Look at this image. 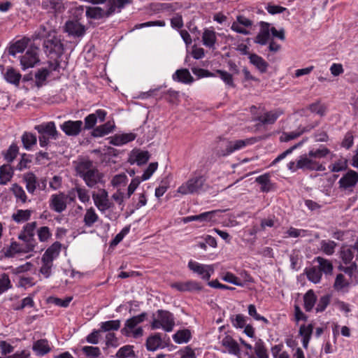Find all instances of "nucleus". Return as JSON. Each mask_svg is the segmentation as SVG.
I'll list each match as a JSON object with an SVG mask.
<instances>
[{"instance_id":"nucleus-6","label":"nucleus","mask_w":358,"mask_h":358,"mask_svg":"<svg viewBox=\"0 0 358 358\" xmlns=\"http://www.w3.org/2000/svg\"><path fill=\"white\" fill-rule=\"evenodd\" d=\"M36 227L37 222L35 221L27 223L18 236V238L26 243V252H32L37 246L38 243L34 238Z\"/></svg>"},{"instance_id":"nucleus-42","label":"nucleus","mask_w":358,"mask_h":358,"mask_svg":"<svg viewBox=\"0 0 358 358\" xmlns=\"http://www.w3.org/2000/svg\"><path fill=\"white\" fill-rule=\"evenodd\" d=\"M98 220L99 216L96 213L95 210L92 207L87 209L83 219V222L86 227H92L93 224L98 221Z\"/></svg>"},{"instance_id":"nucleus-40","label":"nucleus","mask_w":358,"mask_h":358,"mask_svg":"<svg viewBox=\"0 0 358 358\" xmlns=\"http://www.w3.org/2000/svg\"><path fill=\"white\" fill-rule=\"evenodd\" d=\"M32 213H33V211L29 209H27V210L19 209L16 211V213L13 214L12 219L16 223L25 222L30 220Z\"/></svg>"},{"instance_id":"nucleus-29","label":"nucleus","mask_w":358,"mask_h":358,"mask_svg":"<svg viewBox=\"0 0 358 358\" xmlns=\"http://www.w3.org/2000/svg\"><path fill=\"white\" fill-rule=\"evenodd\" d=\"M313 262L318 264L317 267L322 273L325 275H331L332 273L334 267L330 260L322 257H316Z\"/></svg>"},{"instance_id":"nucleus-25","label":"nucleus","mask_w":358,"mask_h":358,"mask_svg":"<svg viewBox=\"0 0 358 358\" xmlns=\"http://www.w3.org/2000/svg\"><path fill=\"white\" fill-rule=\"evenodd\" d=\"M172 78L174 81L190 84L193 83L194 78L191 76L189 71L187 69H178L172 76Z\"/></svg>"},{"instance_id":"nucleus-8","label":"nucleus","mask_w":358,"mask_h":358,"mask_svg":"<svg viewBox=\"0 0 358 358\" xmlns=\"http://www.w3.org/2000/svg\"><path fill=\"white\" fill-rule=\"evenodd\" d=\"M43 48L45 53L50 57H59L64 52V44L61 39L55 36L51 38L49 35L44 41Z\"/></svg>"},{"instance_id":"nucleus-21","label":"nucleus","mask_w":358,"mask_h":358,"mask_svg":"<svg viewBox=\"0 0 358 358\" xmlns=\"http://www.w3.org/2000/svg\"><path fill=\"white\" fill-rule=\"evenodd\" d=\"M39 61L36 50L29 49L20 59L23 69L33 67Z\"/></svg>"},{"instance_id":"nucleus-9","label":"nucleus","mask_w":358,"mask_h":358,"mask_svg":"<svg viewBox=\"0 0 358 358\" xmlns=\"http://www.w3.org/2000/svg\"><path fill=\"white\" fill-rule=\"evenodd\" d=\"M297 166L303 171H324L326 170L325 166L322 164L316 159H312L308 154L299 157Z\"/></svg>"},{"instance_id":"nucleus-22","label":"nucleus","mask_w":358,"mask_h":358,"mask_svg":"<svg viewBox=\"0 0 358 358\" xmlns=\"http://www.w3.org/2000/svg\"><path fill=\"white\" fill-rule=\"evenodd\" d=\"M136 134L134 133H124L121 134H115L109 138L110 143L115 146H121L129 142L134 141Z\"/></svg>"},{"instance_id":"nucleus-51","label":"nucleus","mask_w":358,"mask_h":358,"mask_svg":"<svg viewBox=\"0 0 358 358\" xmlns=\"http://www.w3.org/2000/svg\"><path fill=\"white\" fill-rule=\"evenodd\" d=\"M337 246V243L334 241L322 240L320 242L321 250L327 255H332Z\"/></svg>"},{"instance_id":"nucleus-53","label":"nucleus","mask_w":358,"mask_h":358,"mask_svg":"<svg viewBox=\"0 0 358 358\" xmlns=\"http://www.w3.org/2000/svg\"><path fill=\"white\" fill-rule=\"evenodd\" d=\"M306 141V139H303L301 141H300L299 143L294 145L293 146H292L291 148H289V149L286 150L285 151H284L283 152H282L281 154H280L271 164V166L273 165H275L277 163H278L279 162H280L281 160H282L283 159H285L287 155H290L291 153H292V152L297 149L298 148L301 147L303 143L304 142Z\"/></svg>"},{"instance_id":"nucleus-52","label":"nucleus","mask_w":358,"mask_h":358,"mask_svg":"<svg viewBox=\"0 0 358 358\" xmlns=\"http://www.w3.org/2000/svg\"><path fill=\"white\" fill-rule=\"evenodd\" d=\"M10 190L16 197L17 200H20L23 203L27 202V196L23 188L17 183L13 184Z\"/></svg>"},{"instance_id":"nucleus-49","label":"nucleus","mask_w":358,"mask_h":358,"mask_svg":"<svg viewBox=\"0 0 358 358\" xmlns=\"http://www.w3.org/2000/svg\"><path fill=\"white\" fill-rule=\"evenodd\" d=\"M215 75H217L228 87L233 88L235 87L236 85L234 82L232 74L226 71L217 69L215 71Z\"/></svg>"},{"instance_id":"nucleus-4","label":"nucleus","mask_w":358,"mask_h":358,"mask_svg":"<svg viewBox=\"0 0 358 358\" xmlns=\"http://www.w3.org/2000/svg\"><path fill=\"white\" fill-rule=\"evenodd\" d=\"M206 178L200 173H194L190 178L177 189V192L182 195L199 194L206 189Z\"/></svg>"},{"instance_id":"nucleus-61","label":"nucleus","mask_w":358,"mask_h":358,"mask_svg":"<svg viewBox=\"0 0 358 358\" xmlns=\"http://www.w3.org/2000/svg\"><path fill=\"white\" fill-rule=\"evenodd\" d=\"M120 321L118 320L106 321L101 322L100 331H108L110 330H117L120 328Z\"/></svg>"},{"instance_id":"nucleus-16","label":"nucleus","mask_w":358,"mask_h":358,"mask_svg":"<svg viewBox=\"0 0 358 358\" xmlns=\"http://www.w3.org/2000/svg\"><path fill=\"white\" fill-rule=\"evenodd\" d=\"M50 208L57 212L62 213L66 208V196L64 193L52 194L49 201Z\"/></svg>"},{"instance_id":"nucleus-59","label":"nucleus","mask_w":358,"mask_h":358,"mask_svg":"<svg viewBox=\"0 0 358 358\" xmlns=\"http://www.w3.org/2000/svg\"><path fill=\"white\" fill-rule=\"evenodd\" d=\"M13 287L9 275L3 273L0 277V295L11 289Z\"/></svg>"},{"instance_id":"nucleus-23","label":"nucleus","mask_w":358,"mask_h":358,"mask_svg":"<svg viewBox=\"0 0 358 358\" xmlns=\"http://www.w3.org/2000/svg\"><path fill=\"white\" fill-rule=\"evenodd\" d=\"M114 128V122L108 121L106 123L95 127L92 132V136L94 137L104 136L113 132Z\"/></svg>"},{"instance_id":"nucleus-64","label":"nucleus","mask_w":358,"mask_h":358,"mask_svg":"<svg viewBox=\"0 0 358 358\" xmlns=\"http://www.w3.org/2000/svg\"><path fill=\"white\" fill-rule=\"evenodd\" d=\"M131 356H134L133 346L125 345L121 348L117 352L116 357L117 358H127Z\"/></svg>"},{"instance_id":"nucleus-39","label":"nucleus","mask_w":358,"mask_h":358,"mask_svg":"<svg viewBox=\"0 0 358 358\" xmlns=\"http://www.w3.org/2000/svg\"><path fill=\"white\" fill-rule=\"evenodd\" d=\"M305 273L308 280L312 282L317 284L320 282L322 273L317 266H314L309 268H306Z\"/></svg>"},{"instance_id":"nucleus-31","label":"nucleus","mask_w":358,"mask_h":358,"mask_svg":"<svg viewBox=\"0 0 358 358\" xmlns=\"http://www.w3.org/2000/svg\"><path fill=\"white\" fill-rule=\"evenodd\" d=\"M313 331V324L310 323L307 325L302 324L299 328V335L302 336V344L303 348H307L311 335Z\"/></svg>"},{"instance_id":"nucleus-2","label":"nucleus","mask_w":358,"mask_h":358,"mask_svg":"<svg viewBox=\"0 0 358 358\" xmlns=\"http://www.w3.org/2000/svg\"><path fill=\"white\" fill-rule=\"evenodd\" d=\"M133 0H108V9L104 10L101 7L88 8L86 10L87 17L100 20L113 15L115 12L120 13L126 5L131 4Z\"/></svg>"},{"instance_id":"nucleus-33","label":"nucleus","mask_w":358,"mask_h":358,"mask_svg":"<svg viewBox=\"0 0 358 358\" xmlns=\"http://www.w3.org/2000/svg\"><path fill=\"white\" fill-rule=\"evenodd\" d=\"M317 296L313 289H309L303 296V307L306 312H310L317 303Z\"/></svg>"},{"instance_id":"nucleus-43","label":"nucleus","mask_w":358,"mask_h":358,"mask_svg":"<svg viewBox=\"0 0 358 358\" xmlns=\"http://www.w3.org/2000/svg\"><path fill=\"white\" fill-rule=\"evenodd\" d=\"M255 181L261 185V192H268L271 190L270 174L264 173L256 178Z\"/></svg>"},{"instance_id":"nucleus-10","label":"nucleus","mask_w":358,"mask_h":358,"mask_svg":"<svg viewBox=\"0 0 358 358\" xmlns=\"http://www.w3.org/2000/svg\"><path fill=\"white\" fill-rule=\"evenodd\" d=\"M188 268L206 280H209L211 274L214 272L213 265L202 264L193 260L189 261Z\"/></svg>"},{"instance_id":"nucleus-19","label":"nucleus","mask_w":358,"mask_h":358,"mask_svg":"<svg viewBox=\"0 0 358 358\" xmlns=\"http://www.w3.org/2000/svg\"><path fill=\"white\" fill-rule=\"evenodd\" d=\"M357 182L358 173L353 170H349L338 181L340 187L345 189L355 187Z\"/></svg>"},{"instance_id":"nucleus-35","label":"nucleus","mask_w":358,"mask_h":358,"mask_svg":"<svg viewBox=\"0 0 358 358\" xmlns=\"http://www.w3.org/2000/svg\"><path fill=\"white\" fill-rule=\"evenodd\" d=\"M352 284L345 279L342 273H338L334 283V288L337 292H348L350 285Z\"/></svg>"},{"instance_id":"nucleus-38","label":"nucleus","mask_w":358,"mask_h":358,"mask_svg":"<svg viewBox=\"0 0 358 358\" xmlns=\"http://www.w3.org/2000/svg\"><path fill=\"white\" fill-rule=\"evenodd\" d=\"M22 75L12 67L7 69L5 74V80L13 85H18L21 79Z\"/></svg>"},{"instance_id":"nucleus-3","label":"nucleus","mask_w":358,"mask_h":358,"mask_svg":"<svg viewBox=\"0 0 358 358\" xmlns=\"http://www.w3.org/2000/svg\"><path fill=\"white\" fill-rule=\"evenodd\" d=\"M76 171L89 187H94L101 181L103 178V175L93 166L90 160L79 162L76 166Z\"/></svg>"},{"instance_id":"nucleus-1","label":"nucleus","mask_w":358,"mask_h":358,"mask_svg":"<svg viewBox=\"0 0 358 358\" xmlns=\"http://www.w3.org/2000/svg\"><path fill=\"white\" fill-rule=\"evenodd\" d=\"M217 145L215 148V152L218 157H227L236 151L243 149L248 145H252L257 142L255 137L240 139L236 141H229L227 138H218Z\"/></svg>"},{"instance_id":"nucleus-12","label":"nucleus","mask_w":358,"mask_h":358,"mask_svg":"<svg viewBox=\"0 0 358 358\" xmlns=\"http://www.w3.org/2000/svg\"><path fill=\"white\" fill-rule=\"evenodd\" d=\"M253 25V22L245 17L239 15L236 17V21L234 22L231 26V29L236 33L243 35H249L250 31L247 28H250Z\"/></svg>"},{"instance_id":"nucleus-50","label":"nucleus","mask_w":358,"mask_h":358,"mask_svg":"<svg viewBox=\"0 0 358 358\" xmlns=\"http://www.w3.org/2000/svg\"><path fill=\"white\" fill-rule=\"evenodd\" d=\"M117 312H128L132 313L139 311V305L136 301H127L121 304L117 308Z\"/></svg>"},{"instance_id":"nucleus-24","label":"nucleus","mask_w":358,"mask_h":358,"mask_svg":"<svg viewBox=\"0 0 358 358\" xmlns=\"http://www.w3.org/2000/svg\"><path fill=\"white\" fill-rule=\"evenodd\" d=\"M202 42L208 48H215L217 43V34L213 29H204L202 34Z\"/></svg>"},{"instance_id":"nucleus-57","label":"nucleus","mask_w":358,"mask_h":358,"mask_svg":"<svg viewBox=\"0 0 358 358\" xmlns=\"http://www.w3.org/2000/svg\"><path fill=\"white\" fill-rule=\"evenodd\" d=\"M278 220L275 215H270L266 218H264L261 220L260 227L262 230H265L266 227H278L279 223Z\"/></svg>"},{"instance_id":"nucleus-32","label":"nucleus","mask_w":358,"mask_h":358,"mask_svg":"<svg viewBox=\"0 0 358 358\" xmlns=\"http://www.w3.org/2000/svg\"><path fill=\"white\" fill-rule=\"evenodd\" d=\"M215 211H208L202 213L199 215H189L183 217L182 221L184 223H188L192 221H199L201 222H209L213 219Z\"/></svg>"},{"instance_id":"nucleus-18","label":"nucleus","mask_w":358,"mask_h":358,"mask_svg":"<svg viewBox=\"0 0 358 358\" xmlns=\"http://www.w3.org/2000/svg\"><path fill=\"white\" fill-rule=\"evenodd\" d=\"M95 206L101 211H104L110 208V203L108 199V192L106 189H102L99 190V193H94L92 194Z\"/></svg>"},{"instance_id":"nucleus-41","label":"nucleus","mask_w":358,"mask_h":358,"mask_svg":"<svg viewBox=\"0 0 358 358\" xmlns=\"http://www.w3.org/2000/svg\"><path fill=\"white\" fill-rule=\"evenodd\" d=\"M33 350L36 353V355L41 356L49 352L50 348L47 340L41 339L34 343L33 345Z\"/></svg>"},{"instance_id":"nucleus-58","label":"nucleus","mask_w":358,"mask_h":358,"mask_svg":"<svg viewBox=\"0 0 358 358\" xmlns=\"http://www.w3.org/2000/svg\"><path fill=\"white\" fill-rule=\"evenodd\" d=\"M26 47L27 43L22 40H19L10 45L8 52L10 55L15 56L17 53L23 52Z\"/></svg>"},{"instance_id":"nucleus-30","label":"nucleus","mask_w":358,"mask_h":358,"mask_svg":"<svg viewBox=\"0 0 358 358\" xmlns=\"http://www.w3.org/2000/svg\"><path fill=\"white\" fill-rule=\"evenodd\" d=\"M250 62L254 65L261 73H265L268 67V64L259 55L252 53L249 55Z\"/></svg>"},{"instance_id":"nucleus-5","label":"nucleus","mask_w":358,"mask_h":358,"mask_svg":"<svg viewBox=\"0 0 358 358\" xmlns=\"http://www.w3.org/2000/svg\"><path fill=\"white\" fill-rule=\"evenodd\" d=\"M34 129L39 134L38 141L41 148L47 147L50 143V139L57 140L59 138V134L54 122H48L36 125Z\"/></svg>"},{"instance_id":"nucleus-44","label":"nucleus","mask_w":358,"mask_h":358,"mask_svg":"<svg viewBox=\"0 0 358 358\" xmlns=\"http://www.w3.org/2000/svg\"><path fill=\"white\" fill-rule=\"evenodd\" d=\"M191 332L188 329L178 331L173 336V341L178 344L186 343L191 338Z\"/></svg>"},{"instance_id":"nucleus-55","label":"nucleus","mask_w":358,"mask_h":358,"mask_svg":"<svg viewBox=\"0 0 358 358\" xmlns=\"http://www.w3.org/2000/svg\"><path fill=\"white\" fill-rule=\"evenodd\" d=\"M345 270H347L348 275L351 278V282L355 285L358 284V270L357 264L355 262H351L350 266H346Z\"/></svg>"},{"instance_id":"nucleus-62","label":"nucleus","mask_w":358,"mask_h":358,"mask_svg":"<svg viewBox=\"0 0 358 358\" xmlns=\"http://www.w3.org/2000/svg\"><path fill=\"white\" fill-rule=\"evenodd\" d=\"M72 296H67L64 299H60L57 297H50L48 299V302L50 303L54 304L59 307L66 308L69 306L70 302L72 301Z\"/></svg>"},{"instance_id":"nucleus-36","label":"nucleus","mask_w":358,"mask_h":358,"mask_svg":"<svg viewBox=\"0 0 358 358\" xmlns=\"http://www.w3.org/2000/svg\"><path fill=\"white\" fill-rule=\"evenodd\" d=\"M23 180L26 183V189L30 194H34L38 187V180L33 172H28L24 175Z\"/></svg>"},{"instance_id":"nucleus-46","label":"nucleus","mask_w":358,"mask_h":358,"mask_svg":"<svg viewBox=\"0 0 358 358\" xmlns=\"http://www.w3.org/2000/svg\"><path fill=\"white\" fill-rule=\"evenodd\" d=\"M314 126L310 127H305L300 131H292V132H283L280 139L282 142H288L291 140L295 139L297 137L300 136L303 133L309 131L311 129H313Z\"/></svg>"},{"instance_id":"nucleus-56","label":"nucleus","mask_w":358,"mask_h":358,"mask_svg":"<svg viewBox=\"0 0 358 358\" xmlns=\"http://www.w3.org/2000/svg\"><path fill=\"white\" fill-rule=\"evenodd\" d=\"M331 298V296L330 294H324L318 300L317 299L315 308L316 311H324L327 306L330 303Z\"/></svg>"},{"instance_id":"nucleus-54","label":"nucleus","mask_w":358,"mask_h":358,"mask_svg":"<svg viewBox=\"0 0 358 358\" xmlns=\"http://www.w3.org/2000/svg\"><path fill=\"white\" fill-rule=\"evenodd\" d=\"M330 153V150L324 147L321 146V148L316 150H309L308 155L314 159H321L325 157L327 155Z\"/></svg>"},{"instance_id":"nucleus-34","label":"nucleus","mask_w":358,"mask_h":358,"mask_svg":"<svg viewBox=\"0 0 358 358\" xmlns=\"http://www.w3.org/2000/svg\"><path fill=\"white\" fill-rule=\"evenodd\" d=\"M150 153L148 151H138L136 153H133L129 157V162L131 164L136 163L137 165L141 166L146 164L150 159Z\"/></svg>"},{"instance_id":"nucleus-7","label":"nucleus","mask_w":358,"mask_h":358,"mask_svg":"<svg viewBox=\"0 0 358 358\" xmlns=\"http://www.w3.org/2000/svg\"><path fill=\"white\" fill-rule=\"evenodd\" d=\"M145 316V315H137L127 320L122 329V334L134 338L142 336L143 331L141 327H138V324L144 321Z\"/></svg>"},{"instance_id":"nucleus-48","label":"nucleus","mask_w":358,"mask_h":358,"mask_svg":"<svg viewBox=\"0 0 358 358\" xmlns=\"http://www.w3.org/2000/svg\"><path fill=\"white\" fill-rule=\"evenodd\" d=\"M22 142L24 148L29 150L32 145H36L37 143L36 136L29 132H24L22 136Z\"/></svg>"},{"instance_id":"nucleus-15","label":"nucleus","mask_w":358,"mask_h":358,"mask_svg":"<svg viewBox=\"0 0 358 358\" xmlns=\"http://www.w3.org/2000/svg\"><path fill=\"white\" fill-rule=\"evenodd\" d=\"M171 287L181 292L201 291L203 288L200 282L192 280L173 282L171 284Z\"/></svg>"},{"instance_id":"nucleus-27","label":"nucleus","mask_w":358,"mask_h":358,"mask_svg":"<svg viewBox=\"0 0 358 358\" xmlns=\"http://www.w3.org/2000/svg\"><path fill=\"white\" fill-rule=\"evenodd\" d=\"M13 175L14 169L9 164L0 166V185H6L11 180Z\"/></svg>"},{"instance_id":"nucleus-17","label":"nucleus","mask_w":358,"mask_h":358,"mask_svg":"<svg viewBox=\"0 0 358 358\" xmlns=\"http://www.w3.org/2000/svg\"><path fill=\"white\" fill-rule=\"evenodd\" d=\"M66 32L76 37H82L85 34V27L77 20H69L64 27Z\"/></svg>"},{"instance_id":"nucleus-60","label":"nucleus","mask_w":358,"mask_h":358,"mask_svg":"<svg viewBox=\"0 0 358 358\" xmlns=\"http://www.w3.org/2000/svg\"><path fill=\"white\" fill-rule=\"evenodd\" d=\"M48 76L49 71L48 69H39L35 74L36 85L38 87H42Z\"/></svg>"},{"instance_id":"nucleus-28","label":"nucleus","mask_w":358,"mask_h":358,"mask_svg":"<svg viewBox=\"0 0 358 358\" xmlns=\"http://www.w3.org/2000/svg\"><path fill=\"white\" fill-rule=\"evenodd\" d=\"M61 247L62 244L58 241L52 243L45 252L43 255L42 260H47L52 262L53 259L59 255Z\"/></svg>"},{"instance_id":"nucleus-47","label":"nucleus","mask_w":358,"mask_h":358,"mask_svg":"<svg viewBox=\"0 0 358 358\" xmlns=\"http://www.w3.org/2000/svg\"><path fill=\"white\" fill-rule=\"evenodd\" d=\"M19 152V148L15 143H12L8 150L3 152L4 159L9 164L14 161Z\"/></svg>"},{"instance_id":"nucleus-26","label":"nucleus","mask_w":358,"mask_h":358,"mask_svg":"<svg viewBox=\"0 0 358 358\" xmlns=\"http://www.w3.org/2000/svg\"><path fill=\"white\" fill-rule=\"evenodd\" d=\"M222 345L224 347L229 353L238 355L240 354V348L238 343L230 336H226L221 341Z\"/></svg>"},{"instance_id":"nucleus-11","label":"nucleus","mask_w":358,"mask_h":358,"mask_svg":"<svg viewBox=\"0 0 358 358\" xmlns=\"http://www.w3.org/2000/svg\"><path fill=\"white\" fill-rule=\"evenodd\" d=\"M174 325L175 322L171 315H158V317L153 320L151 327L153 329H162L169 332L173 330Z\"/></svg>"},{"instance_id":"nucleus-37","label":"nucleus","mask_w":358,"mask_h":358,"mask_svg":"<svg viewBox=\"0 0 358 358\" xmlns=\"http://www.w3.org/2000/svg\"><path fill=\"white\" fill-rule=\"evenodd\" d=\"M147 349L150 351H155L158 348H163L162 338L159 334H155L148 338L146 341Z\"/></svg>"},{"instance_id":"nucleus-13","label":"nucleus","mask_w":358,"mask_h":358,"mask_svg":"<svg viewBox=\"0 0 358 358\" xmlns=\"http://www.w3.org/2000/svg\"><path fill=\"white\" fill-rule=\"evenodd\" d=\"M83 127L81 120H67L61 125V129L69 136H76L80 134Z\"/></svg>"},{"instance_id":"nucleus-20","label":"nucleus","mask_w":358,"mask_h":358,"mask_svg":"<svg viewBox=\"0 0 358 358\" xmlns=\"http://www.w3.org/2000/svg\"><path fill=\"white\" fill-rule=\"evenodd\" d=\"M260 30L255 38V43L261 45H265L270 39V24L266 22H260Z\"/></svg>"},{"instance_id":"nucleus-14","label":"nucleus","mask_w":358,"mask_h":358,"mask_svg":"<svg viewBox=\"0 0 358 358\" xmlns=\"http://www.w3.org/2000/svg\"><path fill=\"white\" fill-rule=\"evenodd\" d=\"M283 114V110L280 108L266 111L257 117V120L262 125L273 124L276 120Z\"/></svg>"},{"instance_id":"nucleus-63","label":"nucleus","mask_w":358,"mask_h":358,"mask_svg":"<svg viewBox=\"0 0 358 358\" xmlns=\"http://www.w3.org/2000/svg\"><path fill=\"white\" fill-rule=\"evenodd\" d=\"M37 236L41 242H46L52 236V233L48 227L44 226L37 229Z\"/></svg>"},{"instance_id":"nucleus-45","label":"nucleus","mask_w":358,"mask_h":358,"mask_svg":"<svg viewBox=\"0 0 358 358\" xmlns=\"http://www.w3.org/2000/svg\"><path fill=\"white\" fill-rule=\"evenodd\" d=\"M352 247H342L340 250V258L342 259L345 264H348L352 262L354 258V251Z\"/></svg>"}]
</instances>
